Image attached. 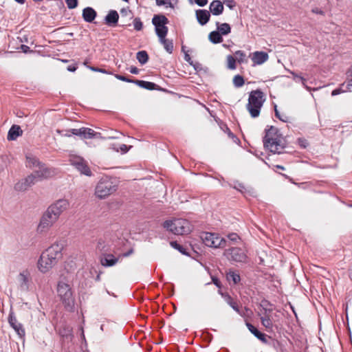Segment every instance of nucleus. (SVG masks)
I'll list each match as a JSON object with an SVG mask.
<instances>
[{
    "mask_svg": "<svg viewBox=\"0 0 352 352\" xmlns=\"http://www.w3.org/2000/svg\"><path fill=\"white\" fill-rule=\"evenodd\" d=\"M57 293L67 310L72 311L74 307V298L69 285L59 281L57 285Z\"/></svg>",
    "mask_w": 352,
    "mask_h": 352,
    "instance_id": "7ed1b4c3",
    "label": "nucleus"
},
{
    "mask_svg": "<svg viewBox=\"0 0 352 352\" xmlns=\"http://www.w3.org/2000/svg\"><path fill=\"white\" fill-rule=\"evenodd\" d=\"M27 164L29 167H38L42 162L34 156H26Z\"/></svg>",
    "mask_w": 352,
    "mask_h": 352,
    "instance_id": "58836bf2",
    "label": "nucleus"
},
{
    "mask_svg": "<svg viewBox=\"0 0 352 352\" xmlns=\"http://www.w3.org/2000/svg\"><path fill=\"white\" fill-rule=\"evenodd\" d=\"M38 170H35L32 174L36 176V182L39 179H47L52 176V171L47 168L45 164L42 163L38 167Z\"/></svg>",
    "mask_w": 352,
    "mask_h": 352,
    "instance_id": "aec40b11",
    "label": "nucleus"
},
{
    "mask_svg": "<svg viewBox=\"0 0 352 352\" xmlns=\"http://www.w3.org/2000/svg\"><path fill=\"white\" fill-rule=\"evenodd\" d=\"M265 129V135L263 138V146L274 154H280V149H284L286 146L278 138V129L274 126H267Z\"/></svg>",
    "mask_w": 352,
    "mask_h": 352,
    "instance_id": "f257e3e1",
    "label": "nucleus"
},
{
    "mask_svg": "<svg viewBox=\"0 0 352 352\" xmlns=\"http://www.w3.org/2000/svg\"><path fill=\"white\" fill-rule=\"evenodd\" d=\"M159 42L164 46V50L168 54H172L174 50L173 41L171 39L166 38V36H160L158 38Z\"/></svg>",
    "mask_w": 352,
    "mask_h": 352,
    "instance_id": "cd10ccee",
    "label": "nucleus"
},
{
    "mask_svg": "<svg viewBox=\"0 0 352 352\" xmlns=\"http://www.w3.org/2000/svg\"><path fill=\"white\" fill-rule=\"evenodd\" d=\"M100 263L104 267H112L118 261V258L112 254H103L100 256Z\"/></svg>",
    "mask_w": 352,
    "mask_h": 352,
    "instance_id": "5701e85b",
    "label": "nucleus"
},
{
    "mask_svg": "<svg viewBox=\"0 0 352 352\" xmlns=\"http://www.w3.org/2000/svg\"><path fill=\"white\" fill-rule=\"evenodd\" d=\"M291 74L293 75V76H294V80H296L297 79H298V80H299L302 82V85H304L307 89H309V87L305 85L306 79H305L303 76H300V75H299V74H296V73H295V72H291Z\"/></svg>",
    "mask_w": 352,
    "mask_h": 352,
    "instance_id": "6e6d98bb",
    "label": "nucleus"
},
{
    "mask_svg": "<svg viewBox=\"0 0 352 352\" xmlns=\"http://www.w3.org/2000/svg\"><path fill=\"white\" fill-rule=\"evenodd\" d=\"M20 288L23 291H28L29 289V280L28 276L21 272L19 274Z\"/></svg>",
    "mask_w": 352,
    "mask_h": 352,
    "instance_id": "f704fd0d",
    "label": "nucleus"
},
{
    "mask_svg": "<svg viewBox=\"0 0 352 352\" xmlns=\"http://www.w3.org/2000/svg\"><path fill=\"white\" fill-rule=\"evenodd\" d=\"M58 333V335L64 339L72 338L73 336L72 328L66 324H64L59 327Z\"/></svg>",
    "mask_w": 352,
    "mask_h": 352,
    "instance_id": "c85d7f7f",
    "label": "nucleus"
},
{
    "mask_svg": "<svg viewBox=\"0 0 352 352\" xmlns=\"http://www.w3.org/2000/svg\"><path fill=\"white\" fill-rule=\"evenodd\" d=\"M134 84L141 88L146 89V90H150V91L162 90V89L158 85H157L155 82H150V81H146V80H135V82H134Z\"/></svg>",
    "mask_w": 352,
    "mask_h": 352,
    "instance_id": "393cba45",
    "label": "nucleus"
},
{
    "mask_svg": "<svg viewBox=\"0 0 352 352\" xmlns=\"http://www.w3.org/2000/svg\"><path fill=\"white\" fill-rule=\"evenodd\" d=\"M188 225V221L184 219L166 220L163 223V227L168 231L177 235L187 234L190 229Z\"/></svg>",
    "mask_w": 352,
    "mask_h": 352,
    "instance_id": "423d86ee",
    "label": "nucleus"
},
{
    "mask_svg": "<svg viewBox=\"0 0 352 352\" xmlns=\"http://www.w3.org/2000/svg\"><path fill=\"white\" fill-rule=\"evenodd\" d=\"M22 134L23 131L21 126L17 124H13L8 132L7 139L8 141H14L16 140L19 137L21 136Z\"/></svg>",
    "mask_w": 352,
    "mask_h": 352,
    "instance_id": "a878e982",
    "label": "nucleus"
},
{
    "mask_svg": "<svg viewBox=\"0 0 352 352\" xmlns=\"http://www.w3.org/2000/svg\"><path fill=\"white\" fill-rule=\"evenodd\" d=\"M36 182V176L34 174H30L25 178L19 181L14 185V190L19 192H23L28 190Z\"/></svg>",
    "mask_w": 352,
    "mask_h": 352,
    "instance_id": "4468645a",
    "label": "nucleus"
},
{
    "mask_svg": "<svg viewBox=\"0 0 352 352\" xmlns=\"http://www.w3.org/2000/svg\"><path fill=\"white\" fill-rule=\"evenodd\" d=\"M228 238L230 241L233 242H236L240 239L239 236L234 232L230 233L228 235Z\"/></svg>",
    "mask_w": 352,
    "mask_h": 352,
    "instance_id": "13d9d810",
    "label": "nucleus"
},
{
    "mask_svg": "<svg viewBox=\"0 0 352 352\" xmlns=\"http://www.w3.org/2000/svg\"><path fill=\"white\" fill-rule=\"evenodd\" d=\"M223 186H229L230 187L240 192L244 196H251V197L254 196L255 192L252 188L245 187V186L243 183L240 182L238 180H233L231 182L224 181V184H223Z\"/></svg>",
    "mask_w": 352,
    "mask_h": 352,
    "instance_id": "ddd939ff",
    "label": "nucleus"
},
{
    "mask_svg": "<svg viewBox=\"0 0 352 352\" xmlns=\"http://www.w3.org/2000/svg\"><path fill=\"white\" fill-rule=\"evenodd\" d=\"M70 164L82 175L88 177L92 175V172L86 160L80 156H74L70 159Z\"/></svg>",
    "mask_w": 352,
    "mask_h": 352,
    "instance_id": "1a4fd4ad",
    "label": "nucleus"
},
{
    "mask_svg": "<svg viewBox=\"0 0 352 352\" xmlns=\"http://www.w3.org/2000/svg\"><path fill=\"white\" fill-rule=\"evenodd\" d=\"M297 143H298V146H300V148H303V149L307 148L308 147V146L309 145L307 140H306L304 138H298L297 139Z\"/></svg>",
    "mask_w": 352,
    "mask_h": 352,
    "instance_id": "3c124183",
    "label": "nucleus"
},
{
    "mask_svg": "<svg viewBox=\"0 0 352 352\" xmlns=\"http://www.w3.org/2000/svg\"><path fill=\"white\" fill-rule=\"evenodd\" d=\"M117 190V186L109 176H102L97 184L95 195L100 199H105Z\"/></svg>",
    "mask_w": 352,
    "mask_h": 352,
    "instance_id": "20e7f679",
    "label": "nucleus"
},
{
    "mask_svg": "<svg viewBox=\"0 0 352 352\" xmlns=\"http://www.w3.org/2000/svg\"><path fill=\"white\" fill-rule=\"evenodd\" d=\"M113 75L114 76V77L116 79L120 80L123 81V82H129V83H133V84H134V82H135V80L131 79L129 77L123 76V75H120V74H113Z\"/></svg>",
    "mask_w": 352,
    "mask_h": 352,
    "instance_id": "09e8293b",
    "label": "nucleus"
},
{
    "mask_svg": "<svg viewBox=\"0 0 352 352\" xmlns=\"http://www.w3.org/2000/svg\"><path fill=\"white\" fill-rule=\"evenodd\" d=\"M151 23L154 26L155 34L158 38L160 36H166L168 32L167 24L169 23L168 18L162 14H154Z\"/></svg>",
    "mask_w": 352,
    "mask_h": 352,
    "instance_id": "0eeeda50",
    "label": "nucleus"
},
{
    "mask_svg": "<svg viewBox=\"0 0 352 352\" xmlns=\"http://www.w3.org/2000/svg\"><path fill=\"white\" fill-rule=\"evenodd\" d=\"M195 15L197 22L202 26L206 25L210 19V12L204 9H199L196 10Z\"/></svg>",
    "mask_w": 352,
    "mask_h": 352,
    "instance_id": "412c9836",
    "label": "nucleus"
},
{
    "mask_svg": "<svg viewBox=\"0 0 352 352\" xmlns=\"http://www.w3.org/2000/svg\"><path fill=\"white\" fill-rule=\"evenodd\" d=\"M133 25L134 30L136 31H141L143 29V23L140 17H135L133 20Z\"/></svg>",
    "mask_w": 352,
    "mask_h": 352,
    "instance_id": "49530a36",
    "label": "nucleus"
},
{
    "mask_svg": "<svg viewBox=\"0 0 352 352\" xmlns=\"http://www.w3.org/2000/svg\"><path fill=\"white\" fill-rule=\"evenodd\" d=\"M184 58L189 65H192V63L193 62V60H192L188 52H185Z\"/></svg>",
    "mask_w": 352,
    "mask_h": 352,
    "instance_id": "774afa93",
    "label": "nucleus"
},
{
    "mask_svg": "<svg viewBox=\"0 0 352 352\" xmlns=\"http://www.w3.org/2000/svg\"><path fill=\"white\" fill-rule=\"evenodd\" d=\"M190 65L192 66L197 72H201L202 70H204L205 72H206V70L208 69L207 68L204 69L202 65L199 62L193 61L192 63V65Z\"/></svg>",
    "mask_w": 352,
    "mask_h": 352,
    "instance_id": "4d7b16f0",
    "label": "nucleus"
},
{
    "mask_svg": "<svg viewBox=\"0 0 352 352\" xmlns=\"http://www.w3.org/2000/svg\"><path fill=\"white\" fill-rule=\"evenodd\" d=\"M71 131H72V129H65V130H60V129L56 130V133L63 137H72V135H74V134L72 133Z\"/></svg>",
    "mask_w": 352,
    "mask_h": 352,
    "instance_id": "5fc2aeb1",
    "label": "nucleus"
},
{
    "mask_svg": "<svg viewBox=\"0 0 352 352\" xmlns=\"http://www.w3.org/2000/svg\"><path fill=\"white\" fill-rule=\"evenodd\" d=\"M97 16V12L92 7L87 6L82 11V18L85 22L88 23H94Z\"/></svg>",
    "mask_w": 352,
    "mask_h": 352,
    "instance_id": "6ab92c4d",
    "label": "nucleus"
},
{
    "mask_svg": "<svg viewBox=\"0 0 352 352\" xmlns=\"http://www.w3.org/2000/svg\"><path fill=\"white\" fill-rule=\"evenodd\" d=\"M158 6L167 5V6L174 8L175 4L177 3V0H155Z\"/></svg>",
    "mask_w": 352,
    "mask_h": 352,
    "instance_id": "c03bdc74",
    "label": "nucleus"
},
{
    "mask_svg": "<svg viewBox=\"0 0 352 352\" xmlns=\"http://www.w3.org/2000/svg\"><path fill=\"white\" fill-rule=\"evenodd\" d=\"M63 249V245L59 243H54L50 247H49L44 252L47 253L50 256L54 257L58 261L62 257V250Z\"/></svg>",
    "mask_w": 352,
    "mask_h": 352,
    "instance_id": "dca6fc26",
    "label": "nucleus"
},
{
    "mask_svg": "<svg viewBox=\"0 0 352 352\" xmlns=\"http://www.w3.org/2000/svg\"><path fill=\"white\" fill-rule=\"evenodd\" d=\"M234 56H236V60L239 63H243L245 62H247L246 60V54L242 50H237L234 52Z\"/></svg>",
    "mask_w": 352,
    "mask_h": 352,
    "instance_id": "79ce46f5",
    "label": "nucleus"
},
{
    "mask_svg": "<svg viewBox=\"0 0 352 352\" xmlns=\"http://www.w3.org/2000/svg\"><path fill=\"white\" fill-rule=\"evenodd\" d=\"M69 206V203L67 199H60L54 204H51L48 208L54 215V218H59L60 214L65 211Z\"/></svg>",
    "mask_w": 352,
    "mask_h": 352,
    "instance_id": "f8f14e48",
    "label": "nucleus"
},
{
    "mask_svg": "<svg viewBox=\"0 0 352 352\" xmlns=\"http://www.w3.org/2000/svg\"><path fill=\"white\" fill-rule=\"evenodd\" d=\"M56 263L57 261L54 257L47 254V253L43 252L38 261V270L42 273H45L48 272Z\"/></svg>",
    "mask_w": 352,
    "mask_h": 352,
    "instance_id": "9d476101",
    "label": "nucleus"
},
{
    "mask_svg": "<svg viewBox=\"0 0 352 352\" xmlns=\"http://www.w3.org/2000/svg\"><path fill=\"white\" fill-rule=\"evenodd\" d=\"M221 129L224 131L225 133L228 134V135L233 140L234 143L238 144L241 143L239 138L231 131L230 128L226 124H224L223 126H221Z\"/></svg>",
    "mask_w": 352,
    "mask_h": 352,
    "instance_id": "ea45409f",
    "label": "nucleus"
},
{
    "mask_svg": "<svg viewBox=\"0 0 352 352\" xmlns=\"http://www.w3.org/2000/svg\"><path fill=\"white\" fill-rule=\"evenodd\" d=\"M53 224L54 223H52L51 221L47 220L45 217L42 216L38 226V230H39L40 232H43L44 231V230L51 227Z\"/></svg>",
    "mask_w": 352,
    "mask_h": 352,
    "instance_id": "e433bc0d",
    "label": "nucleus"
},
{
    "mask_svg": "<svg viewBox=\"0 0 352 352\" xmlns=\"http://www.w3.org/2000/svg\"><path fill=\"white\" fill-rule=\"evenodd\" d=\"M200 239L203 243L209 248H223L228 246V241L218 233L203 232L200 234Z\"/></svg>",
    "mask_w": 352,
    "mask_h": 352,
    "instance_id": "39448f33",
    "label": "nucleus"
},
{
    "mask_svg": "<svg viewBox=\"0 0 352 352\" xmlns=\"http://www.w3.org/2000/svg\"><path fill=\"white\" fill-rule=\"evenodd\" d=\"M119 18V14L116 10H110L104 16V22L107 26L114 28L118 25Z\"/></svg>",
    "mask_w": 352,
    "mask_h": 352,
    "instance_id": "f3484780",
    "label": "nucleus"
},
{
    "mask_svg": "<svg viewBox=\"0 0 352 352\" xmlns=\"http://www.w3.org/2000/svg\"><path fill=\"white\" fill-rule=\"evenodd\" d=\"M269 58V55L264 51H256L252 54L251 59L253 66L260 65L265 63Z\"/></svg>",
    "mask_w": 352,
    "mask_h": 352,
    "instance_id": "a211bd4d",
    "label": "nucleus"
},
{
    "mask_svg": "<svg viewBox=\"0 0 352 352\" xmlns=\"http://www.w3.org/2000/svg\"><path fill=\"white\" fill-rule=\"evenodd\" d=\"M283 345V344L282 342H279L278 340H272V346L274 348V349L276 350V351H277L279 349V348L282 347Z\"/></svg>",
    "mask_w": 352,
    "mask_h": 352,
    "instance_id": "052dcab7",
    "label": "nucleus"
},
{
    "mask_svg": "<svg viewBox=\"0 0 352 352\" xmlns=\"http://www.w3.org/2000/svg\"><path fill=\"white\" fill-rule=\"evenodd\" d=\"M224 10L223 3L220 0H213L209 6V12L214 16L221 15Z\"/></svg>",
    "mask_w": 352,
    "mask_h": 352,
    "instance_id": "4be33fe9",
    "label": "nucleus"
},
{
    "mask_svg": "<svg viewBox=\"0 0 352 352\" xmlns=\"http://www.w3.org/2000/svg\"><path fill=\"white\" fill-rule=\"evenodd\" d=\"M258 316H260V319L261 321V324L267 329H272L273 327L272 320L270 318V316H261V314H258Z\"/></svg>",
    "mask_w": 352,
    "mask_h": 352,
    "instance_id": "c9c22d12",
    "label": "nucleus"
},
{
    "mask_svg": "<svg viewBox=\"0 0 352 352\" xmlns=\"http://www.w3.org/2000/svg\"><path fill=\"white\" fill-rule=\"evenodd\" d=\"M208 39L213 44H218L223 41L222 35L217 30L210 32Z\"/></svg>",
    "mask_w": 352,
    "mask_h": 352,
    "instance_id": "473e14b6",
    "label": "nucleus"
},
{
    "mask_svg": "<svg viewBox=\"0 0 352 352\" xmlns=\"http://www.w3.org/2000/svg\"><path fill=\"white\" fill-rule=\"evenodd\" d=\"M44 217H45L47 220L51 221L52 223H54L58 219L57 218H54V215L51 213V211L47 208V210L43 214Z\"/></svg>",
    "mask_w": 352,
    "mask_h": 352,
    "instance_id": "8fccbe9b",
    "label": "nucleus"
},
{
    "mask_svg": "<svg viewBox=\"0 0 352 352\" xmlns=\"http://www.w3.org/2000/svg\"><path fill=\"white\" fill-rule=\"evenodd\" d=\"M224 2L230 10H233L236 6V2L234 0H224Z\"/></svg>",
    "mask_w": 352,
    "mask_h": 352,
    "instance_id": "680f3d73",
    "label": "nucleus"
},
{
    "mask_svg": "<svg viewBox=\"0 0 352 352\" xmlns=\"http://www.w3.org/2000/svg\"><path fill=\"white\" fill-rule=\"evenodd\" d=\"M219 294L224 299V300L238 314L241 315L239 307L236 301L234 300L232 297L228 293H223L219 291Z\"/></svg>",
    "mask_w": 352,
    "mask_h": 352,
    "instance_id": "bb28decb",
    "label": "nucleus"
},
{
    "mask_svg": "<svg viewBox=\"0 0 352 352\" xmlns=\"http://www.w3.org/2000/svg\"><path fill=\"white\" fill-rule=\"evenodd\" d=\"M265 100V95L260 89L253 90L249 93L248 102L246 104V108L252 118L259 116L261 109Z\"/></svg>",
    "mask_w": 352,
    "mask_h": 352,
    "instance_id": "f03ea898",
    "label": "nucleus"
},
{
    "mask_svg": "<svg viewBox=\"0 0 352 352\" xmlns=\"http://www.w3.org/2000/svg\"><path fill=\"white\" fill-rule=\"evenodd\" d=\"M236 60L232 55L227 56V67L230 70H234L236 68Z\"/></svg>",
    "mask_w": 352,
    "mask_h": 352,
    "instance_id": "37998d69",
    "label": "nucleus"
},
{
    "mask_svg": "<svg viewBox=\"0 0 352 352\" xmlns=\"http://www.w3.org/2000/svg\"><path fill=\"white\" fill-rule=\"evenodd\" d=\"M350 91V88L347 86L346 82H344L340 85L339 87L336 88L331 91V96H335L340 94L341 93L346 92Z\"/></svg>",
    "mask_w": 352,
    "mask_h": 352,
    "instance_id": "4c0bfd02",
    "label": "nucleus"
},
{
    "mask_svg": "<svg viewBox=\"0 0 352 352\" xmlns=\"http://www.w3.org/2000/svg\"><path fill=\"white\" fill-rule=\"evenodd\" d=\"M170 245L177 250L179 252H180L182 254L187 256H191L188 249L186 248L184 245L179 243L177 241H172L170 242Z\"/></svg>",
    "mask_w": 352,
    "mask_h": 352,
    "instance_id": "7c9ffc66",
    "label": "nucleus"
},
{
    "mask_svg": "<svg viewBox=\"0 0 352 352\" xmlns=\"http://www.w3.org/2000/svg\"><path fill=\"white\" fill-rule=\"evenodd\" d=\"M246 326L248 329V330L260 341H261L263 343H267V336L259 331L255 326L252 324L250 322H246Z\"/></svg>",
    "mask_w": 352,
    "mask_h": 352,
    "instance_id": "b1692460",
    "label": "nucleus"
},
{
    "mask_svg": "<svg viewBox=\"0 0 352 352\" xmlns=\"http://www.w3.org/2000/svg\"><path fill=\"white\" fill-rule=\"evenodd\" d=\"M224 255L232 262L245 263L247 259V255L244 250L238 247L230 248L226 250Z\"/></svg>",
    "mask_w": 352,
    "mask_h": 352,
    "instance_id": "6e6552de",
    "label": "nucleus"
},
{
    "mask_svg": "<svg viewBox=\"0 0 352 352\" xmlns=\"http://www.w3.org/2000/svg\"><path fill=\"white\" fill-rule=\"evenodd\" d=\"M72 133L79 137L81 140L98 138L100 133L96 132L92 129L81 127L80 129H72Z\"/></svg>",
    "mask_w": 352,
    "mask_h": 352,
    "instance_id": "9b49d317",
    "label": "nucleus"
},
{
    "mask_svg": "<svg viewBox=\"0 0 352 352\" xmlns=\"http://www.w3.org/2000/svg\"><path fill=\"white\" fill-rule=\"evenodd\" d=\"M347 74L351 78L346 83L347 84V86L351 88V87H352V65L349 67Z\"/></svg>",
    "mask_w": 352,
    "mask_h": 352,
    "instance_id": "e2e57ef3",
    "label": "nucleus"
},
{
    "mask_svg": "<svg viewBox=\"0 0 352 352\" xmlns=\"http://www.w3.org/2000/svg\"><path fill=\"white\" fill-rule=\"evenodd\" d=\"M259 306L263 309H267L270 308L271 307H274V305L268 300L263 298L261 300V302L259 303Z\"/></svg>",
    "mask_w": 352,
    "mask_h": 352,
    "instance_id": "864d4df0",
    "label": "nucleus"
},
{
    "mask_svg": "<svg viewBox=\"0 0 352 352\" xmlns=\"http://www.w3.org/2000/svg\"><path fill=\"white\" fill-rule=\"evenodd\" d=\"M194 1L200 7H204L208 3V0H194Z\"/></svg>",
    "mask_w": 352,
    "mask_h": 352,
    "instance_id": "69168bd1",
    "label": "nucleus"
},
{
    "mask_svg": "<svg viewBox=\"0 0 352 352\" xmlns=\"http://www.w3.org/2000/svg\"><path fill=\"white\" fill-rule=\"evenodd\" d=\"M274 114L276 118H277L279 120L283 122H288L289 118L287 116L280 115L279 111L277 109V105L276 104H274Z\"/></svg>",
    "mask_w": 352,
    "mask_h": 352,
    "instance_id": "a18cd8bd",
    "label": "nucleus"
},
{
    "mask_svg": "<svg viewBox=\"0 0 352 352\" xmlns=\"http://www.w3.org/2000/svg\"><path fill=\"white\" fill-rule=\"evenodd\" d=\"M226 278L229 283H232L233 285L238 284L241 280V276L239 273L235 271L229 270L226 274Z\"/></svg>",
    "mask_w": 352,
    "mask_h": 352,
    "instance_id": "2f4dec72",
    "label": "nucleus"
},
{
    "mask_svg": "<svg viewBox=\"0 0 352 352\" xmlns=\"http://www.w3.org/2000/svg\"><path fill=\"white\" fill-rule=\"evenodd\" d=\"M21 50L23 51V52L27 54L28 52H32V50H30V47L26 45L22 44L21 45Z\"/></svg>",
    "mask_w": 352,
    "mask_h": 352,
    "instance_id": "338daca9",
    "label": "nucleus"
},
{
    "mask_svg": "<svg viewBox=\"0 0 352 352\" xmlns=\"http://www.w3.org/2000/svg\"><path fill=\"white\" fill-rule=\"evenodd\" d=\"M88 69H89L91 71L95 72H100L102 74H109V75H113V73L112 71L107 70L105 69L99 68L94 66H87Z\"/></svg>",
    "mask_w": 352,
    "mask_h": 352,
    "instance_id": "de8ad7c7",
    "label": "nucleus"
},
{
    "mask_svg": "<svg viewBox=\"0 0 352 352\" xmlns=\"http://www.w3.org/2000/svg\"><path fill=\"white\" fill-rule=\"evenodd\" d=\"M8 323L10 325L12 328L14 329V330L16 331L17 335L21 338H23L25 336V329L23 327V324L21 323H19L17 322L16 318L14 315V313L12 310H10L9 315H8Z\"/></svg>",
    "mask_w": 352,
    "mask_h": 352,
    "instance_id": "2eb2a0df",
    "label": "nucleus"
},
{
    "mask_svg": "<svg viewBox=\"0 0 352 352\" xmlns=\"http://www.w3.org/2000/svg\"><path fill=\"white\" fill-rule=\"evenodd\" d=\"M136 58L142 65H144L148 63L149 60V56L146 50H141L137 52Z\"/></svg>",
    "mask_w": 352,
    "mask_h": 352,
    "instance_id": "72a5a7b5",
    "label": "nucleus"
},
{
    "mask_svg": "<svg viewBox=\"0 0 352 352\" xmlns=\"http://www.w3.org/2000/svg\"><path fill=\"white\" fill-rule=\"evenodd\" d=\"M233 85L236 88H240L243 87L245 84V79L244 77L240 74H236L234 76L233 80Z\"/></svg>",
    "mask_w": 352,
    "mask_h": 352,
    "instance_id": "a19ab883",
    "label": "nucleus"
},
{
    "mask_svg": "<svg viewBox=\"0 0 352 352\" xmlns=\"http://www.w3.org/2000/svg\"><path fill=\"white\" fill-rule=\"evenodd\" d=\"M68 9L73 10L78 7V0H65Z\"/></svg>",
    "mask_w": 352,
    "mask_h": 352,
    "instance_id": "603ef678",
    "label": "nucleus"
},
{
    "mask_svg": "<svg viewBox=\"0 0 352 352\" xmlns=\"http://www.w3.org/2000/svg\"><path fill=\"white\" fill-rule=\"evenodd\" d=\"M216 26L217 31L222 36H226L231 32V26L228 23H220L219 22H217Z\"/></svg>",
    "mask_w": 352,
    "mask_h": 352,
    "instance_id": "c756f323",
    "label": "nucleus"
},
{
    "mask_svg": "<svg viewBox=\"0 0 352 352\" xmlns=\"http://www.w3.org/2000/svg\"><path fill=\"white\" fill-rule=\"evenodd\" d=\"M212 281L213 284L219 289H221L222 287V283L219 278L217 276H212Z\"/></svg>",
    "mask_w": 352,
    "mask_h": 352,
    "instance_id": "bf43d9fd",
    "label": "nucleus"
},
{
    "mask_svg": "<svg viewBox=\"0 0 352 352\" xmlns=\"http://www.w3.org/2000/svg\"><path fill=\"white\" fill-rule=\"evenodd\" d=\"M77 69H78V64L76 63L68 65L67 67V70L69 72H75L77 70Z\"/></svg>",
    "mask_w": 352,
    "mask_h": 352,
    "instance_id": "0e129e2a",
    "label": "nucleus"
}]
</instances>
